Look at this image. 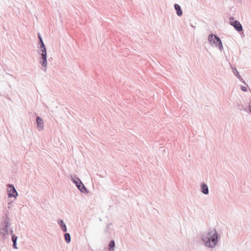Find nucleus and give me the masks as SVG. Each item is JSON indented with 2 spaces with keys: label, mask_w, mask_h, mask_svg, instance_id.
Here are the masks:
<instances>
[{
  "label": "nucleus",
  "mask_w": 251,
  "mask_h": 251,
  "mask_svg": "<svg viewBox=\"0 0 251 251\" xmlns=\"http://www.w3.org/2000/svg\"><path fill=\"white\" fill-rule=\"evenodd\" d=\"M220 236L215 229H209L201 235V240L206 247L213 248L218 242Z\"/></svg>",
  "instance_id": "nucleus-1"
},
{
  "label": "nucleus",
  "mask_w": 251,
  "mask_h": 251,
  "mask_svg": "<svg viewBox=\"0 0 251 251\" xmlns=\"http://www.w3.org/2000/svg\"><path fill=\"white\" fill-rule=\"evenodd\" d=\"M4 220L0 225V238L1 240H5L8 235V228L11 226L10 220L6 215L4 217Z\"/></svg>",
  "instance_id": "nucleus-2"
},
{
  "label": "nucleus",
  "mask_w": 251,
  "mask_h": 251,
  "mask_svg": "<svg viewBox=\"0 0 251 251\" xmlns=\"http://www.w3.org/2000/svg\"><path fill=\"white\" fill-rule=\"evenodd\" d=\"M38 53L41 55L39 62L43 67L42 70L46 72L48 61L47 50L45 45L43 46V47H39Z\"/></svg>",
  "instance_id": "nucleus-3"
},
{
  "label": "nucleus",
  "mask_w": 251,
  "mask_h": 251,
  "mask_svg": "<svg viewBox=\"0 0 251 251\" xmlns=\"http://www.w3.org/2000/svg\"><path fill=\"white\" fill-rule=\"evenodd\" d=\"M208 40L212 46L218 48L221 51L223 50L222 41L217 35L213 34H209L208 37Z\"/></svg>",
  "instance_id": "nucleus-4"
},
{
  "label": "nucleus",
  "mask_w": 251,
  "mask_h": 251,
  "mask_svg": "<svg viewBox=\"0 0 251 251\" xmlns=\"http://www.w3.org/2000/svg\"><path fill=\"white\" fill-rule=\"evenodd\" d=\"M7 193L9 198L14 197L16 198L18 196V193L14 187V186L12 184H8L7 185Z\"/></svg>",
  "instance_id": "nucleus-5"
},
{
  "label": "nucleus",
  "mask_w": 251,
  "mask_h": 251,
  "mask_svg": "<svg viewBox=\"0 0 251 251\" xmlns=\"http://www.w3.org/2000/svg\"><path fill=\"white\" fill-rule=\"evenodd\" d=\"M229 24L233 26L235 29L238 32H240L243 30V26L242 25L239 21L237 20L230 21Z\"/></svg>",
  "instance_id": "nucleus-6"
},
{
  "label": "nucleus",
  "mask_w": 251,
  "mask_h": 251,
  "mask_svg": "<svg viewBox=\"0 0 251 251\" xmlns=\"http://www.w3.org/2000/svg\"><path fill=\"white\" fill-rule=\"evenodd\" d=\"M76 186L81 193L85 194H87L89 193V191L87 189L81 181L78 182L77 184H76Z\"/></svg>",
  "instance_id": "nucleus-7"
},
{
  "label": "nucleus",
  "mask_w": 251,
  "mask_h": 251,
  "mask_svg": "<svg viewBox=\"0 0 251 251\" xmlns=\"http://www.w3.org/2000/svg\"><path fill=\"white\" fill-rule=\"evenodd\" d=\"M36 121L37 123V128L39 130H43L44 129V122L43 119L39 116L36 118Z\"/></svg>",
  "instance_id": "nucleus-8"
},
{
  "label": "nucleus",
  "mask_w": 251,
  "mask_h": 251,
  "mask_svg": "<svg viewBox=\"0 0 251 251\" xmlns=\"http://www.w3.org/2000/svg\"><path fill=\"white\" fill-rule=\"evenodd\" d=\"M201 192L207 195L209 193V189L207 185L204 182H202L201 184Z\"/></svg>",
  "instance_id": "nucleus-9"
},
{
  "label": "nucleus",
  "mask_w": 251,
  "mask_h": 251,
  "mask_svg": "<svg viewBox=\"0 0 251 251\" xmlns=\"http://www.w3.org/2000/svg\"><path fill=\"white\" fill-rule=\"evenodd\" d=\"M233 73L236 77L240 80V81L244 84H246L245 81L242 78V76L240 75L239 72L235 68H232Z\"/></svg>",
  "instance_id": "nucleus-10"
},
{
  "label": "nucleus",
  "mask_w": 251,
  "mask_h": 251,
  "mask_svg": "<svg viewBox=\"0 0 251 251\" xmlns=\"http://www.w3.org/2000/svg\"><path fill=\"white\" fill-rule=\"evenodd\" d=\"M57 223L60 226L61 229L63 232L67 231V228L66 225L62 220L58 219L57 220Z\"/></svg>",
  "instance_id": "nucleus-11"
},
{
  "label": "nucleus",
  "mask_w": 251,
  "mask_h": 251,
  "mask_svg": "<svg viewBox=\"0 0 251 251\" xmlns=\"http://www.w3.org/2000/svg\"><path fill=\"white\" fill-rule=\"evenodd\" d=\"M174 8H175V10H176V14L178 16L180 17L182 15L183 12H182V10L181 9L180 6L179 4H178L177 3H175L174 4Z\"/></svg>",
  "instance_id": "nucleus-12"
},
{
  "label": "nucleus",
  "mask_w": 251,
  "mask_h": 251,
  "mask_svg": "<svg viewBox=\"0 0 251 251\" xmlns=\"http://www.w3.org/2000/svg\"><path fill=\"white\" fill-rule=\"evenodd\" d=\"M11 239L13 242V248L14 249H17L18 247L17 246V241L18 239V237L15 235H12V236H11Z\"/></svg>",
  "instance_id": "nucleus-13"
},
{
  "label": "nucleus",
  "mask_w": 251,
  "mask_h": 251,
  "mask_svg": "<svg viewBox=\"0 0 251 251\" xmlns=\"http://www.w3.org/2000/svg\"><path fill=\"white\" fill-rule=\"evenodd\" d=\"M71 178L72 181L73 182V183H74L75 184V185H76V184H77L78 182L81 181V180L78 177H76L75 176L71 175Z\"/></svg>",
  "instance_id": "nucleus-14"
},
{
  "label": "nucleus",
  "mask_w": 251,
  "mask_h": 251,
  "mask_svg": "<svg viewBox=\"0 0 251 251\" xmlns=\"http://www.w3.org/2000/svg\"><path fill=\"white\" fill-rule=\"evenodd\" d=\"M115 246V243L114 240H112L110 241L108 245V248L109 251H112L114 250Z\"/></svg>",
  "instance_id": "nucleus-15"
},
{
  "label": "nucleus",
  "mask_w": 251,
  "mask_h": 251,
  "mask_svg": "<svg viewBox=\"0 0 251 251\" xmlns=\"http://www.w3.org/2000/svg\"><path fill=\"white\" fill-rule=\"evenodd\" d=\"M64 238L66 242L67 243H69L71 242V237L70 233H65L64 234Z\"/></svg>",
  "instance_id": "nucleus-16"
},
{
  "label": "nucleus",
  "mask_w": 251,
  "mask_h": 251,
  "mask_svg": "<svg viewBox=\"0 0 251 251\" xmlns=\"http://www.w3.org/2000/svg\"><path fill=\"white\" fill-rule=\"evenodd\" d=\"M37 36H38V39L39 40V44L40 46L43 47V46H45V44L43 41L41 35H40V34L39 33H38Z\"/></svg>",
  "instance_id": "nucleus-17"
},
{
  "label": "nucleus",
  "mask_w": 251,
  "mask_h": 251,
  "mask_svg": "<svg viewBox=\"0 0 251 251\" xmlns=\"http://www.w3.org/2000/svg\"><path fill=\"white\" fill-rule=\"evenodd\" d=\"M10 233V234L12 236V235H14L13 233V230L12 228L9 227L8 228V234Z\"/></svg>",
  "instance_id": "nucleus-18"
},
{
  "label": "nucleus",
  "mask_w": 251,
  "mask_h": 251,
  "mask_svg": "<svg viewBox=\"0 0 251 251\" xmlns=\"http://www.w3.org/2000/svg\"><path fill=\"white\" fill-rule=\"evenodd\" d=\"M241 89L243 92L247 91V88L246 86H242L241 87Z\"/></svg>",
  "instance_id": "nucleus-19"
},
{
  "label": "nucleus",
  "mask_w": 251,
  "mask_h": 251,
  "mask_svg": "<svg viewBox=\"0 0 251 251\" xmlns=\"http://www.w3.org/2000/svg\"><path fill=\"white\" fill-rule=\"evenodd\" d=\"M234 20V18L233 17H231L229 18L230 21H232Z\"/></svg>",
  "instance_id": "nucleus-20"
}]
</instances>
